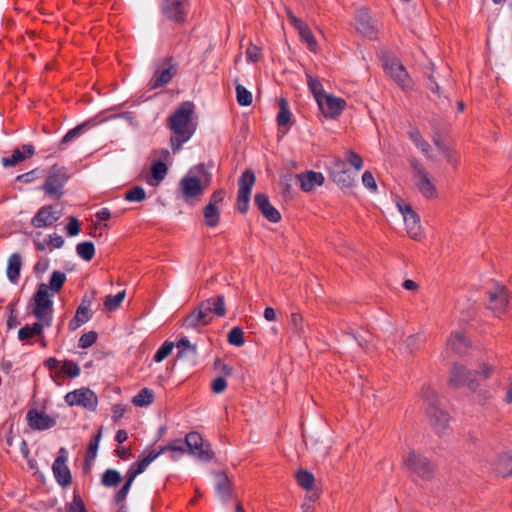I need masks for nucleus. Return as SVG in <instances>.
I'll list each match as a JSON object with an SVG mask.
<instances>
[{
	"label": "nucleus",
	"instance_id": "nucleus-37",
	"mask_svg": "<svg viewBox=\"0 0 512 512\" xmlns=\"http://www.w3.org/2000/svg\"><path fill=\"white\" fill-rule=\"evenodd\" d=\"M409 137L415 146L428 158L431 159L430 144L422 137L420 131L415 128L409 132Z\"/></svg>",
	"mask_w": 512,
	"mask_h": 512
},
{
	"label": "nucleus",
	"instance_id": "nucleus-11",
	"mask_svg": "<svg viewBox=\"0 0 512 512\" xmlns=\"http://www.w3.org/2000/svg\"><path fill=\"white\" fill-rule=\"evenodd\" d=\"M352 26L356 32L369 39H376L378 29L376 21L371 17L367 8L362 7L355 13Z\"/></svg>",
	"mask_w": 512,
	"mask_h": 512
},
{
	"label": "nucleus",
	"instance_id": "nucleus-15",
	"mask_svg": "<svg viewBox=\"0 0 512 512\" xmlns=\"http://www.w3.org/2000/svg\"><path fill=\"white\" fill-rule=\"evenodd\" d=\"M317 104L322 114L326 118L331 119L337 118L347 105L343 98L336 97L332 94H325L322 98L318 99Z\"/></svg>",
	"mask_w": 512,
	"mask_h": 512
},
{
	"label": "nucleus",
	"instance_id": "nucleus-33",
	"mask_svg": "<svg viewBox=\"0 0 512 512\" xmlns=\"http://www.w3.org/2000/svg\"><path fill=\"white\" fill-rule=\"evenodd\" d=\"M92 315L91 309L77 307L75 316L68 323V329L75 331L80 326L87 323L92 318Z\"/></svg>",
	"mask_w": 512,
	"mask_h": 512
},
{
	"label": "nucleus",
	"instance_id": "nucleus-5",
	"mask_svg": "<svg viewBox=\"0 0 512 512\" xmlns=\"http://www.w3.org/2000/svg\"><path fill=\"white\" fill-rule=\"evenodd\" d=\"M66 168L53 165L48 172V176L43 184V191L46 195L54 198H60L63 195V187L68 181Z\"/></svg>",
	"mask_w": 512,
	"mask_h": 512
},
{
	"label": "nucleus",
	"instance_id": "nucleus-52",
	"mask_svg": "<svg viewBox=\"0 0 512 512\" xmlns=\"http://www.w3.org/2000/svg\"><path fill=\"white\" fill-rule=\"evenodd\" d=\"M344 159L347 163H349L356 171H360L363 168V159L362 157L354 152L353 150H346L344 152Z\"/></svg>",
	"mask_w": 512,
	"mask_h": 512
},
{
	"label": "nucleus",
	"instance_id": "nucleus-44",
	"mask_svg": "<svg viewBox=\"0 0 512 512\" xmlns=\"http://www.w3.org/2000/svg\"><path fill=\"white\" fill-rule=\"evenodd\" d=\"M66 281V274L61 271H54L49 280L48 290L50 289L53 293H58L62 289Z\"/></svg>",
	"mask_w": 512,
	"mask_h": 512
},
{
	"label": "nucleus",
	"instance_id": "nucleus-7",
	"mask_svg": "<svg viewBox=\"0 0 512 512\" xmlns=\"http://www.w3.org/2000/svg\"><path fill=\"white\" fill-rule=\"evenodd\" d=\"M187 449L198 460L209 462L214 457L211 444L205 441L198 432H190L186 435Z\"/></svg>",
	"mask_w": 512,
	"mask_h": 512
},
{
	"label": "nucleus",
	"instance_id": "nucleus-50",
	"mask_svg": "<svg viewBox=\"0 0 512 512\" xmlns=\"http://www.w3.org/2000/svg\"><path fill=\"white\" fill-rule=\"evenodd\" d=\"M236 98L237 102L241 106H249L252 104L253 97L250 91H248L243 85H236Z\"/></svg>",
	"mask_w": 512,
	"mask_h": 512
},
{
	"label": "nucleus",
	"instance_id": "nucleus-46",
	"mask_svg": "<svg viewBox=\"0 0 512 512\" xmlns=\"http://www.w3.org/2000/svg\"><path fill=\"white\" fill-rule=\"evenodd\" d=\"M125 291H121L116 295H107L104 300V308L107 311H114L120 307L125 298Z\"/></svg>",
	"mask_w": 512,
	"mask_h": 512
},
{
	"label": "nucleus",
	"instance_id": "nucleus-49",
	"mask_svg": "<svg viewBox=\"0 0 512 512\" xmlns=\"http://www.w3.org/2000/svg\"><path fill=\"white\" fill-rule=\"evenodd\" d=\"M421 342L422 337L419 334L410 335L404 340L401 349L406 353H413L419 349Z\"/></svg>",
	"mask_w": 512,
	"mask_h": 512
},
{
	"label": "nucleus",
	"instance_id": "nucleus-14",
	"mask_svg": "<svg viewBox=\"0 0 512 512\" xmlns=\"http://www.w3.org/2000/svg\"><path fill=\"white\" fill-rule=\"evenodd\" d=\"M383 67L393 81L402 89H407L411 86V79L405 67L398 59L386 58Z\"/></svg>",
	"mask_w": 512,
	"mask_h": 512
},
{
	"label": "nucleus",
	"instance_id": "nucleus-23",
	"mask_svg": "<svg viewBox=\"0 0 512 512\" xmlns=\"http://www.w3.org/2000/svg\"><path fill=\"white\" fill-rule=\"evenodd\" d=\"M296 178L299 180L300 187L304 192L313 191L316 187L323 185L325 180L322 173L312 170L298 174Z\"/></svg>",
	"mask_w": 512,
	"mask_h": 512
},
{
	"label": "nucleus",
	"instance_id": "nucleus-32",
	"mask_svg": "<svg viewBox=\"0 0 512 512\" xmlns=\"http://www.w3.org/2000/svg\"><path fill=\"white\" fill-rule=\"evenodd\" d=\"M215 477L217 493L220 494L225 500H228L230 497H232V482L223 471L216 472Z\"/></svg>",
	"mask_w": 512,
	"mask_h": 512
},
{
	"label": "nucleus",
	"instance_id": "nucleus-13",
	"mask_svg": "<svg viewBox=\"0 0 512 512\" xmlns=\"http://www.w3.org/2000/svg\"><path fill=\"white\" fill-rule=\"evenodd\" d=\"M285 13L290 23L298 31L301 41L306 44L307 48L311 52L316 53L318 50V42L308 25L301 19L297 18L289 7H285Z\"/></svg>",
	"mask_w": 512,
	"mask_h": 512
},
{
	"label": "nucleus",
	"instance_id": "nucleus-19",
	"mask_svg": "<svg viewBox=\"0 0 512 512\" xmlns=\"http://www.w3.org/2000/svg\"><path fill=\"white\" fill-rule=\"evenodd\" d=\"M508 305V293L504 286L497 285L493 291H489L488 308L496 315L503 314Z\"/></svg>",
	"mask_w": 512,
	"mask_h": 512
},
{
	"label": "nucleus",
	"instance_id": "nucleus-6",
	"mask_svg": "<svg viewBox=\"0 0 512 512\" xmlns=\"http://www.w3.org/2000/svg\"><path fill=\"white\" fill-rule=\"evenodd\" d=\"M403 464L410 472L422 479H430L434 472V465L430 460L414 450H410L403 456Z\"/></svg>",
	"mask_w": 512,
	"mask_h": 512
},
{
	"label": "nucleus",
	"instance_id": "nucleus-56",
	"mask_svg": "<svg viewBox=\"0 0 512 512\" xmlns=\"http://www.w3.org/2000/svg\"><path fill=\"white\" fill-rule=\"evenodd\" d=\"M60 373L68 375L71 378H75L80 374V367L73 361L65 360L61 366Z\"/></svg>",
	"mask_w": 512,
	"mask_h": 512
},
{
	"label": "nucleus",
	"instance_id": "nucleus-60",
	"mask_svg": "<svg viewBox=\"0 0 512 512\" xmlns=\"http://www.w3.org/2000/svg\"><path fill=\"white\" fill-rule=\"evenodd\" d=\"M132 483H133V481L131 479L126 478L124 485L114 496V501L116 504H119L126 499Z\"/></svg>",
	"mask_w": 512,
	"mask_h": 512
},
{
	"label": "nucleus",
	"instance_id": "nucleus-53",
	"mask_svg": "<svg viewBox=\"0 0 512 512\" xmlns=\"http://www.w3.org/2000/svg\"><path fill=\"white\" fill-rule=\"evenodd\" d=\"M290 324L294 328V331L299 335H303L306 332V323L304 318L299 313H292L290 317Z\"/></svg>",
	"mask_w": 512,
	"mask_h": 512
},
{
	"label": "nucleus",
	"instance_id": "nucleus-28",
	"mask_svg": "<svg viewBox=\"0 0 512 512\" xmlns=\"http://www.w3.org/2000/svg\"><path fill=\"white\" fill-rule=\"evenodd\" d=\"M447 346L451 348L456 354L463 355L468 351L470 347V341L463 332H452L447 341Z\"/></svg>",
	"mask_w": 512,
	"mask_h": 512
},
{
	"label": "nucleus",
	"instance_id": "nucleus-39",
	"mask_svg": "<svg viewBox=\"0 0 512 512\" xmlns=\"http://www.w3.org/2000/svg\"><path fill=\"white\" fill-rule=\"evenodd\" d=\"M204 219L208 227H215L220 220L219 208L212 204H207L204 208Z\"/></svg>",
	"mask_w": 512,
	"mask_h": 512
},
{
	"label": "nucleus",
	"instance_id": "nucleus-54",
	"mask_svg": "<svg viewBox=\"0 0 512 512\" xmlns=\"http://www.w3.org/2000/svg\"><path fill=\"white\" fill-rule=\"evenodd\" d=\"M174 343L170 341H165L162 346L156 351L154 355V361L155 362H162L164 359H166L171 353L174 348Z\"/></svg>",
	"mask_w": 512,
	"mask_h": 512
},
{
	"label": "nucleus",
	"instance_id": "nucleus-58",
	"mask_svg": "<svg viewBox=\"0 0 512 512\" xmlns=\"http://www.w3.org/2000/svg\"><path fill=\"white\" fill-rule=\"evenodd\" d=\"M86 129V125L85 124H80L78 126H76L75 128L69 130L62 138L61 140V145H66L68 143H70L71 141H73L75 138H77L78 136H80L83 131Z\"/></svg>",
	"mask_w": 512,
	"mask_h": 512
},
{
	"label": "nucleus",
	"instance_id": "nucleus-47",
	"mask_svg": "<svg viewBox=\"0 0 512 512\" xmlns=\"http://www.w3.org/2000/svg\"><path fill=\"white\" fill-rule=\"evenodd\" d=\"M102 437V428H100L96 435H94L88 445L86 453V462L93 461L96 458L99 442Z\"/></svg>",
	"mask_w": 512,
	"mask_h": 512
},
{
	"label": "nucleus",
	"instance_id": "nucleus-61",
	"mask_svg": "<svg viewBox=\"0 0 512 512\" xmlns=\"http://www.w3.org/2000/svg\"><path fill=\"white\" fill-rule=\"evenodd\" d=\"M246 57L249 62L255 63L259 61L261 58V49L258 46L250 43L246 50Z\"/></svg>",
	"mask_w": 512,
	"mask_h": 512
},
{
	"label": "nucleus",
	"instance_id": "nucleus-59",
	"mask_svg": "<svg viewBox=\"0 0 512 512\" xmlns=\"http://www.w3.org/2000/svg\"><path fill=\"white\" fill-rule=\"evenodd\" d=\"M67 512H87L79 494L74 493L72 502L67 506Z\"/></svg>",
	"mask_w": 512,
	"mask_h": 512
},
{
	"label": "nucleus",
	"instance_id": "nucleus-21",
	"mask_svg": "<svg viewBox=\"0 0 512 512\" xmlns=\"http://www.w3.org/2000/svg\"><path fill=\"white\" fill-rule=\"evenodd\" d=\"M35 154V147L32 144H23L20 148L13 150L12 155L3 157L1 163L4 167H13L31 158Z\"/></svg>",
	"mask_w": 512,
	"mask_h": 512
},
{
	"label": "nucleus",
	"instance_id": "nucleus-9",
	"mask_svg": "<svg viewBox=\"0 0 512 512\" xmlns=\"http://www.w3.org/2000/svg\"><path fill=\"white\" fill-rule=\"evenodd\" d=\"M162 15L174 23H184L189 11L188 0H162L160 4Z\"/></svg>",
	"mask_w": 512,
	"mask_h": 512
},
{
	"label": "nucleus",
	"instance_id": "nucleus-42",
	"mask_svg": "<svg viewBox=\"0 0 512 512\" xmlns=\"http://www.w3.org/2000/svg\"><path fill=\"white\" fill-rule=\"evenodd\" d=\"M122 480L121 474L115 469H107L101 478L102 485L106 487H116Z\"/></svg>",
	"mask_w": 512,
	"mask_h": 512
},
{
	"label": "nucleus",
	"instance_id": "nucleus-34",
	"mask_svg": "<svg viewBox=\"0 0 512 512\" xmlns=\"http://www.w3.org/2000/svg\"><path fill=\"white\" fill-rule=\"evenodd\" d=\"M44 327H46V324L44 323V321L40 320L35 322L32 326L25 325L24 327L19 329L18 338L21 341H25L34 336H40L43 333Z\"/></svg>",
	"mask_w": 512,
	"mask_h": 512
},
{
	"label": "nucleus",
	"instance_id": "nucleus-36",
	"mask_svg": "<svg viewBox=\"0 0 512 512\" xmlns=\"http://www.w3.org/2000/svg\"><path fill=\"white\" fill-rule=\"evenodd\" d=\"M330 177L341 189H350L355 185L354 177L347 170L330 172Z\"/></svg>",
	"mask_w": 512,
	"mask_h": 512
},
{
	"label": "nucleus",
	"instance_id": "nucleus-25",
	"mask_svg": "<svg viewBox=\"0 0 512 512\" xmlns=\"http://www.w3.org/2000/svg\"><path fill=\"white\" fill-rule=\"evenodd\" d=\"M416 186L419 192L425 198H435L437 197V190L435 185L432 182L431 176L428 171H421L420 174L415 176Z\"/></svg>",
	"mask_w": 512,
	"mask_h": 512
},
{
	"label": "nucleus",
	"instance_id": "nucleus-26",
	"mask_svg": "<svg viewBox=\"0 0 512 512\" xmlns=\"http://www.w3.org/2000/svg\"><path fill=\"white\" fill-rule=\"evenodd\" d=\"M159 457V453H156V450H152L146 455L142 460L137 463L132 464L126 472L125 478H129L132 481L135 478L143 473L145 469L152 463L156 458Z\"/></svg>",
	"mask_w": 512,
	"mask_h": 512
},
{
	"label": "nucleus",
	"instance_id": "nucleus-48",
	"mask_svg": "<svg viewBox=\"0 0 512 512\" xmlns=\"http://www.w3.org/2000/svg\"><path fill=\"white\" fill-rule=\"evenodd\" d=\"M227 341L230 345L236 347L243 346L245 343L243 329L240 327H233L227 335Z\"/></svg>",
	"mask_w": 512,
	"mask_h": 512
},
{
	"label": "nucleus",
	"instance_id": "nucleus-3",
	"mask_svg": "<svg viewBox=\"0 0 512 512\" xmlns=\"http://www.w3.org/2000/svg\"><path fill=\"white\" fill-rule=\"evenodd\" d=\"M210 181L211 174L206 171L204 164H199L190 169L179 183L183 199L189 202L202 196Z\"/></svg>",
	"mask_w": 512,
	"mask_h": 512
},
{
	"label": "nucleus",
	"instance_id": "nucleus-35",
	"mask_svg": "<svg viewBox=\"0 0 512 512\" xmlns=\"http://www.w3.org/2000/svg\"><path fill=\"white\" fill-rule=\"evenodd\" d=\"M496 471L503 477L512 475V452L503 453L498 457Z\"/></svg>",
	"mask_w": 512,
	"mask_h": 512
},
{
	"label": "nucleus",
	"instance_id": "nucleus-55",
	"mask_svg": "<svg viewBox=\"0 0 512 512\" xmlns=\"http://www.w3.org/2000/svg\"><path fill=\"white\" fill-rule=\"evenodd\" d=\"M146 198V192L141 186H135L125 194V199L130 202H141Z\"/></svg>",
	"mask_w": 512,
	"mask_h": 512
},
{
	"label": "nucleus",
	"instance_id": "nucleus-29",
	"mask_svg": "<svg viewBox=\"0 0 512 512\" xmlns=\"http://www.w3.org/2000/svg\"><path fill=\"white\" fill-rule=\"evenodd\" d=\"M21 267H22L21 255L17 252L11 254L9 256L8 262H7L6 275H7L8 280L12 284L18 283Z\"/></svg>",
	"mask_w": 512,
	"mask_h": 512
},
{
	"label": "nucleus",
	"instance_id": "nucleus-24",
	"mask_svg": "<svg viewBox=\"0 0 512 512\" xmlns=\"http://www.w3.org/2000/svg\"><path fill=\"white\" fill-rule=\"evenodd\" d=\"M27 420L29 426L36 430H46L56 424L54 418L37 410H30L27 414Z\"/></svg>",
	"mask_w": 512,
	"mask_h": 512
},
{
	"label": "nucleus",
	"instance_id": "nucleus-43",
	"mask_svg": "<svg viewBox=\"0 0 512 512\" xmlns=\"http://www.w3.org/2000/svg\"><path fill=\"white\" fill-rule=\"evenodd\" d=\"M307 85L316 99L322 98L326 93L324 92L323 85L318 78H314L311 74L306 73Z\"/></svg>",
	"mask_w": 512,
	"mask_h": 512
},
{
	"label": "nucleus",
	"instance_id": "nucleus-22",
	"mask_svg": "<svg viewBox=\"0 0 512 512\" xmlns=\"http://www.w3.org/2000/svg\"><path fill=\"white\" fill-rule=\"evenodd\" d=\"M427 415L438 434L443 433L448 427L450 416L447 412L441 410L436 405H431L427 409Z\"/></svg>",
	"mask_w": 512,
	"mask_h": 512
},
{
	"label": "nucleus",
	"instance_id": "nucleus-51",
	"mask_svg": "<svg viewBox=\"0 0 512 512\" xmlns=\"http://www.w3.org/2000/svg\"><path fill=\"white\" fill-rule=\"evenodd\" d=\"M168 167L162 161H156L151 165V175L157 182L162 181L167 175Z\"/></svg>",
	"mask_w": 512,
	"mask_h": 512
},
{
	"label": "nucleus",
	"instance_id": "nucleus-17",
	"mask_svg": "<svg viewBox=\"0 0 512 512\" xmlns=\"http://www.w3.org/2000/svg\"><path fill=\"white\" fill-rule=\"evenodd\" d=\"M449 383L455 387L467 385L469 389L476 390V372L467 370L464 366L455 364L451 369Z\"/></svg>",
	"mask_w": 512,
	"mask_h": 512
},
{
	"label": "nucleus",
	"instance_id": "nucleus-57",
	"mask_svg": "<svg viewBox=\"0 0 512 512\" xmlns=\"http://www.w3.org/2000/svg\"><path fill=\"white\" fill-rule=\"evenodd\" d=\"M97 338L98 334L95 331H89L87 333H84L78 341V347L82 349H87L97 341Z\"/></svg>",
	"mask_w": 512,
	"mask_h": 512
},
{
	"label": "nucleus",
	"instance_id": "nucleus-31",
	"mask_svg": "<svg viewBox=\"0 0 512 512\" xmlns=\"http://www.w3.org/2000/svg\"><path fill=\"white\" fill-rule=\"evenodd\" d=\"M174 74L175 70L173 66H170L161 71L157 70L155 71L153 77L151 78L149 85L152 89L163 87L171 81Z\"/></svg>",
	"mask_w": 512,
	"mask_h": 512
},
{
	"label": "nucleus",
	"instance_id": "nucleus-16",
	"mask_svg": "<svg viewBox=\"0 0 512 512\" xmlns=\"http://www.w3.org/2000/svg\"><path fill=\"white\" fill-rule=\"evenodd\" d=\"M67 451L65 448H60L58 452V456L54 460L52 465V471L55 477L56 482L62 486L67 487L72 482V476L70 469L66 465L67 462Z\"/></svg>",
	"mask_w": 512,
	"mask_h": 512
},
{
	"label": "nucleus",
	"instance_id": "nucleus-10",
	"mask_svg": "<svg viewBox=\"0 0 512 512\" xmlns=\"http://www.w3.org/2000/svg\"><path fill=\"white\" fill-rule=\"evenodd\" d=\"M69 406H81L89 411H95L98 405L97 395L89 388H80L65 395Z\"/></svg>",
	"mask_w": 512,
	"mask_h": 512
},
{
	"label": "nucleus",
	"instance_id": "nucleus-63",
	"mask_svg": "<svg viewBox=\"0 0 512 512\" xmlns=\"http://www.w3.org/2000/svg\"><path fill=\"white\" fill-rule=\"evenodd\" d=\"M66 231L69 236H76L80 233V222L76 217H69V222L66 226Z\"/></svg>",
	"mask_w": 512,
	"mask_h": 512
},
{
	"label": "nucleus",
	"instance_id": "nucleus-45",
	"mask_svg": "<svg viewBox=\"0 0 512 512\" xmlns=\"http://www.w3.org/2000/svg\"><path fill=\"white\" fill-rule=\"evenodd\" d=\"M296 480L299 486H301L305 490L312 489L314 485V475L306 470H300L296 474Z\"/></svg>",
	"mask_w": 512,
	"mask_h": 512
},
{
	"label": "nucleus",
	"instance_id": "nucleus-4",
	"mask_svg": "<svg viewBox=\"0 0 512 512\" xmlns=\"http://www.w3.org/2000/svg\"><path fill=\"white\" fill-rule=\"evenodd\" d=\"M33 301V315L37 320L44 321L46 327H50L53 320V301L49 295L48 285L45 283L38 285Z\"/></svg>",
	"mask_w": 512,
	"mask_h": 512
},
{
	"label": "nucleus",
	"instance_id": "nucleus-64",
	"mask_svg": "<svg viewBox=\"0 0 512 512\" xmlns=\"http://www.w3.org/2000/svg\"><path fill=\"white\" fill-rule=\"evenodd\" d=\"M227 387V381L224 377H216L211 385L212 391L216 394H220L225 391Z\"/></svg>",
	"mask_w": 512,
	"mask_h": 512
},
{
	"label": "nucleus",
	"instance_id": "nucleus-1",
	"mask_svg": "<svg viewBox=\"0 0 512 512\" xmlns=\"http://www.w3.org/2000/svg\"><path fill=\"white\" fill-rule=\"evenodd\" d=\"M193 114L194 104L186 101L169 117L168 127L174 134L170 143L174 152L180 151L183 144L194 134L196 125L192 122Z\"/></svg>",
	"mask_w": 512,
	"mask_h": 512
},
{
	"label": "nucleus",
	"instance_id": "nucleus-62",
	"mask_svg": "<svg viewBox=\"0 0 512 512\" xmlns=\"http://www.w3.org/2000/svg\"><path fill=\"white\" fill-rule=\"evenodd\" d=\"M362 183L370 191L375 192L377 190V184L373 174L370 171H365L362 175Z\"/></svg>",
	"mask_w": 512,
	"mask_h": 512
},
{
	"label": "nucleus",
	"instance_id": "nucleus-38",
	"mask_svg": "<svg viewBox=\"0 0 512 512\" xmlns=\"http://www.w3.org/2000/svg\"><path fill=\"white\" fill-rule=\"evenodd\" d=\"M154 393L149 388L141 389L137 395L132 398V403L138 407L148 406L153 402Z\"/></svg>",
	"mask_w": 512,
	"mask_h": 512
},
{
	"label": "nucleus",
	"instance_id": "nucleus-30",
	"mask_svg": "<svg viewBox=\"0 0 512 512\" xmlns=\"http://www.w3.org/2000/svg\"><path fill=\"white\" fill-rule=\"evenodd\" d=\"M186 444V439H175L170 441L166 446H162L159 450H156V453H159V456L164 454L165 452H171V458L173 460H177L180 456L188 452Z\"/></svg>",
	"mask_w": 512,
	"mask_h": 512
},
{
	"label": "nucleus",
	"instance_id": "nucleus-41",
	"mask_svg": "<svg viewBox=\"0 0 512 512\" xmlns=\"http://www.w3.org/2000/svg\"><path fill=\"white\" fill-rule=\"evenodd\" d=\"M76 252L83 260L91 261L95 255L94 244L90 241L78 243L76 246Z\"/></svg>",
	"mask_w": 512,
	"mask_h": 512
},
{
	"label": "nucleus",
	"instance_id": "nucleus-40",
	"mask_svg": "<svg viewBox=\"0 0 512 512\" xmlns=\"http://www.w3.org/2000/svg\"><path fill=\"white\" fill-rule=\"evenodd\" d=\"M291 112L288 107V101L285 98L279 100V113L277 115V124L279 127L286 126L291 121Z\"/></svg>",
	"mask_w": 512,
	"mask_h": 512
},
{
	"label": "nucleus",
	"instance_id": "nucleus-20",
	"mask_svg": "<svg viewBox=\"0 0 512 512\" xmlns=\"http://www.w3.org/2000/svg\"><path fill=\"white\" fill-rule=\"evenodd\" d=\"M254 203L268 221L277 223L281 220L280 212L271 204L266 194L257 193L254 197Z\"/></svg>",
	"mask_w": 512,
	"mask_h": 512
},
{
	"label": "nucleus",
	"instance_id": "nucleus-18",
	"mask_svg": "<svg viewBox=\"0 0 512 512\" xmlns=\"http://www.w3.org/2000/svg\"><path fill=\"white\" fill-rule=\"evenodd\" d=\"M61 213L54 209L52 205L41 207L35 216L31 219V225L35 228H44L52 226L59 218Z\"/></svg>",
	"mask_w": 512,
	"mask_h": 512
},
{
	"label": "nucleus",
	"instance_id": "nucleus-2",
	"mask_svg": "<svg viewBox=\"0 0 512 512\" xmlns=\"http://www.w3.org/2000/svg\"><path fill=\"white\" fill-rule=\"evenodd\" d=\"M213 314L223 317L226 314L225 300L223 295L208 298L201 301L183 320L182 326L187 329H197L210 324Z\"/></svg>",
	"mask_w": 512,
	"mask_h": 512
},
{
	"label": "nucleus",
	"instance_id": "nucleus-12",
	"mask_svg": "<svg viewBox=\"0 0 512 512\" xmlns=\"http://www.w3.org/2000/svg\"><path fill=\"white\" fill-rule=\"evenodd\" d=\"M397 206L403 216L408 235L414 240H420L423 232L419 215L409 204L398 202Z\"/></svg>",
	"mask_w": 512,
	"mask_h": 512
},
{
	"label": "nucleus",
	"instance_id": "nucleus-27",
	"mask_svg": "<svg viewBox=\"0 0 512 512\" xmlns=\"http://www.w3.org/2000/svg\"><path fill=\"white\" fill-rule=\"evenodd\" d=\"M177 358H186L192 363H196L198 357V350L196 344H191L186 337H182L176 343Z\"/></svg>",
	"mask_w": 512,
	"mask_h": 512
},
{
	"label": "nucleus",
	"instance_id": "nucleus-8",
	"mask_svg": "<svg viewBox=\"0 0 512 512\" xmlns=\"http://www.w3.org/2000/svg\"><path fill=\"white\" fill-rule=\"evenodd\" d=\"M255 181V175L251 170L244 171L239 178L236 207L240 213H246L248 211L251 190Z\"/></svg>",
	"mask_w": 512,
	"mask_h": 512
}]
</instances>
